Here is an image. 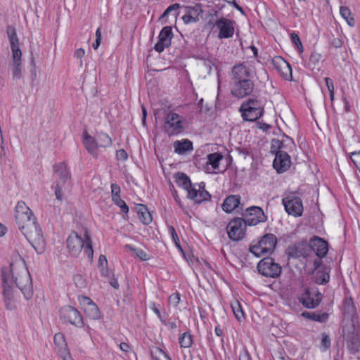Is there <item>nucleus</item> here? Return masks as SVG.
I'll list each match as a JSON object with an SVG mask.
<instances>
[{
  "instance_id": "obj_1",
  "label": "nucleus",
  "mask_w": 360,
  "mask_h": 360,
  "mask_svg": "<svg viewBox=\"0 0 360 360\" xmlns=\"http://www.w3.org/2000/svg\"><path fill=\"white\" fill-rule=\"evenodd\" d=\"M1 286L6 307L12 310L15 308V298L13 283L20 289L26 299L32 296V282L27 269L21 258L12 261L8 266L1 269Z\"/></svg>"
},
{
  "instance_id": "obj_2",
  "label": "nucleus",
  "mask_w": 360,
  "mask_h": 360,
  "mask_svg": "<svg viewBox=\"0 0 360 360\" xmlns=\"http://www.w3.org/2000/svg\"><path fill=\"white\" fill-rule=\"evenodd\" d=\"M15 219L19 230L34 250L39 253L43 252L45 238L32 210L23 201H19L16 205Z\"/></svg>"
},
{
  "instance_id": "obj_3",
  "label": "nucleus",
  "mask_w": 360,
  "mask_h": 360,
  "mask_svg": "<svg viewBox=\"0 0 360 360\" xmlns=\"http://www.w3.org/2000/svg\"><path fill=\"white\" fill-rule=\"evenodd\" d=\"M343 310L342 336L349 352L356 354L360 350V324L351 298H345Z\"/></svg>"
},
{
  "instance_id": "obj_4",
  "label": "nucleus",
  "mask_w": 360,
  "mask_h": 360,
  "mask_svg": "<svg viewBox=\"0 0 360 360\" xmlns=\"http://www.w3.org/2000/svg\"><path fill=\"white\" fill-rule=\"evenodd\" d=\"M254 76V70L247 63L236 64L231 72V94L239 98L250 95L255 89Z\"/></svg>"
},
{
  "instance_id": "obj_5",
  "label": "nucleus",
  "mask_w": 360,
  "mask_h": 360,
  "mask_svg": "<svg viewBox=\"0 0 360 360\" xmlns=\"http://www.w3.org/2000/svg\"><path fill=\"white\" fill-rule=\"evenodd\" d=\"M67 247L69 252L74 257H77L84 249V253L89 259H93L92 242L87 230H85L83 237L79 236L76 232L70 233L67 239Z\"/></svg>"
},
{
  "instance_id": "obj_6",
  "label": "nucleus",
  "mask_w": 360,
  "mask_h": 360,
  "mask_svg": "<svg viewBox=\"0 0 360 360\" xmlns=\"http://www.w3.org/2000/svg\"><path fill=\"white\" fill-rule=\"evenodd\" d=\"M240 112L244 120L254 122L262 116L264 104L257 98H250L242 103Z\"/></svg>"
},
{
  "instance_id": "obj_7",
  "label": "nucleus",
  "mask_w": 360,
  "mask_h": 360,
  "mask_svg": "<svg viewBox=\"0 0 360 360\" xmlns=\"http://www.w3.org/2000/svg\"><path fill=\"white\" fill-rule=\"evenodd\" d=\"M276 242L277 240L274 235L266 234L257 244L250 247V251L257 257L270 254L274 251Z\"/></svg>"
},
{
  "instance_id": "obj_8",
  "label": "nucleus",
  "mask_w": 360,
  "mask_h": 360,
  "mask_svg": "<svg viewBox=\"0 0 360 360\" xmlns=\"http://www.w3.org/2000/svg\"><path fill=\"white\" fill-rule=\"evenodd\" d=\"M184 127V118L182 116L174 112L165 115L163 129L169 136L181 133Z\"/></svg>"
},
{
  "instance_id": "obj_9",
  "label": "nucleus",
  "mask_w": 360,
  "mask_h": 360,
  "mask_svg": "<svg viewBox=\"0 0 360 360\" xmlns=\"http://www.w3.org/2000/svg\"><path fill=\"white\" fill-rule=\"evenodd\" d=\"M248 223L242 218H234L231 220L226 226V231L230 240L238 241L245 236Z\"/></svg>"
},
{
  "instance_id": "obj_10",
  "label": "nucleus",
  "mask_w": 360,
  "mask_h": 360,
  "mask_svg": "<svg viewBox=\"0 0 360 360\" xmlns=\"http://www.w3.org/2000/svg\"><path fill=\"white\" fill-rule=\"evenodd\" d=\"M54 172L59 176L60 182H58L55 187V195L58 200H63V195L62 190L65 188V184L70 186L68 180L70 178V173L65 162H60L53 167Z\"/></svg>"
},
{
  "instance_id": "obj_11",
  "label": "nucleus",
  "mask_w": 360,
  "mask_h": 360,
  "mask_svg": "<svg viewBox=\"0 0 360 360\" xmlns=\"http://www.w3.org/2000/svg\"><path fill=\"white\" fill-rule=\"evenodd\" d=\"M257 269L262 275L271 278L279 276L282 271L281 266L271 257L262 259L257 264Z\"/></svg>"
},
{
  "instance_id": "obj_12",
  "label": "nucleus",
  "mask_w": 360,
  "mask_h": 360,
  "mask_svg": "<svg viewBox=\"0 0 360 360\" xmlns=\"http://www.w3.org/2000/svg\"><path fill=\"white\" fill-rule=\"evenodd\" d=\"M60 317L65 322L75 325L77 327H82L84 321L80 312L71 306H65L60 310Z\"/></svg>"
},
{
  "instance_id": "obj_13",
  "label": "nucleus",
  "mask_w": 360,
  "mask_h": 360,
  "mask_svg": "<svg viewBox=\"0 0 360 360\" xmlns=\"http://www.w3.org/2000/svg\"><path fill=\"white\" fill-rule=\"evenodd\" d=\"M322 300V295L316 288H307L300 297V302L307 308L316 307Z\"/></svg>"
},
{
  "instance_id": "obj_14",
  "label": "nucleus",
  "mask_w": 360,
  "mask_h": 360,
  "mask_svg": "<svg viewBox=\"0 0 360 360\" xmlns=\"http://www.w3.org/2000/svg\"><path fill=\"white\" fill-rule=\"evenodd\" d=\"M181 9L184 13L182 20L186 24L197 22L203 13L202 6L200 4H195L193 6L182 5Z\"/></svg>"
},
{
  "instance_id": "obj_15",
  "label": "nucleus",
  "mask_w": 360,
  "mask_h": 360,
  "mask_svg": "<svg viewBox=\"0 0 360 360\" xmlns=\"http://www.w3.org/2000/svg\"><path fill=\"white\" fill-rule=\"evenodd\" d=\"M285 211L294 217H300L303 212L302 202L299 197L289 195L283 199Z\"/></svg>"
},
{
  "instance_id": "obj_16",
  "label": "nucleus",
  "mask_w": 360,
  "mask_h": 360,
  "mask_svg": "<svg viewBox=\"0 0 360 360\" xmlns=\"http://www.w3.org/2000/svg\"><path fill=\"white\" fill-rule=\"evenodd\" d=\"M234 21L226 18L217 19L215 26L219 30V39H228L233 36L234 34Z\"/></svg>"
},
{
  "instance_id": "obj_17",
  "label": "nucleus",
  "mask_w": 360,
  "mask_h": 360,
  "mask_svg": "<svg viewBox=\"0 0 360 360\" xmlns=\"http://www.w3.org/2000/svg\"><path fill=\"white\" fill-rule=\"evenodd\" d=\"M78 301L88 317L94 320L98 319L101 317L98 307L89 297L79 295L78 296Z\"/></svg>"
},
{
  "instance_id": "obj_18",
  "label": "nucleus",
  "mask_w": 360,
  "mask_h": 360,
  "mask_svg": "<svg viewBox=\"0 0 360 360\" xmlns=\"http://www.w3.org/2000/svg\"><path fill=\"white\" fill-rule=\"evenodd\" d=\"M159 40L155 45V50L158 52H162L165 48L171 45V41L173 37L172 27H164L159 34Z\"/></svg>"
},
{
  "instance_id": "obj_19",
  "label": "nucleus",
  "mask_w": 360,
  "mask_h": 360,
  "mask_svg": "<svg viewBox=\"0 0 360 360\" xmlns=\"http://www.w3.org/2000/svg\"><path fill=\"white\" fill-rule=\"evenodd\" d=\"M291 165L290 155L283 151L278 150L273 162L274 168L279 173L287 171Z\"/></svg>"
},
{
  "instance_id": "obj_20",
  "label": "nucleus",
  "mask_w": 360,
  "mask_h": 360,
  "mask_svg": "<svg viewBox=\"0 0 360 360\" xmlns=\"http://www.w3.org/2000/svg\"><path fill=\"white\" fill-rule=\"evenodd\" d=\"M54 344L58 354L63 360H73L65 342V336L61 333H58L54 336Z\"/></svg>"
},
{
  "instance_id": "obj_21",
  "label": "nucleus",
  "mask_w": 360,
  "mask_h": 360,
  "mask_svg": "<svg viewBox=\"0 0 360 360\" xmlns=\"http://www.w3.org/2000/svg\"><path fill=\"white\" fill-rule=\"evenodd\" d=\"M309 247L320 258L324 257L328 251L327 242L318 236L310 239Z\"/></svg>"
},
{
  "instance_id": "obj_22",
  "label": "nucleus",
  "mask_w": 360,
  "mask_h": 360,
  "mask_svg": "<svg viewBox=\"0 0 360 360\" xmlns=\"http://www.w3.org/2000/svg\"><path fill=\"white\" fill-rule=\"evenodd\" d=\"M272 64L274 68L285 79L292 77V69L287 61L280 56L275 57L272 60Z\"/></svg>"
},
{
  "instance_id": "obj_23",
  "label": "nucleus",
  "mask_w": 360,
  "mask_h": 360,
  "mask_svg": "<svg viewBox=\"0 0 360 360\" xmlns=\"http://www.w3.org/2000/svg\"><path fill=\"white\" fill-rule=\"evenodd\" d=\"M249 212V216L246 217L245 221L249 226H255L260 222H264L266 220V217L262 208L259 207H252L247 210Z\"/></svg>"
},
{
  "instance_id": "obj_24",
  "label": "nucleus",
  "mask_w": 360,
  "mask_h": 360,
  "mask_svg": "<svg viewBox=\"0 0 360 360\" xmlns=\"http://www.w3.org/2000/svg\"><path fill=\"white\" fill-rule=\"evenodd\" d=\"M82 143L89 154L94 158H98V148L100 147L96 138L89 135L86 131H84L83 133Z\"/></svg>"
},
{
  "instance_id": "obj_25",
  "label": "nucleus",
  "mask_w": 360,
  "mask_h": 360,
  "mask_svg": "<svg viewBox=\"0 0 360 360\" xmlns=\"http://www.w3.org/2000/svg\"><path fill=\"white\" fill-rule=\"evenodd\" d=\"M6 33L9 39L12 55L22 53L19 47V39L15 29L13 26L8 25L6 28Z\"/></svg>"
},
{
  "instance_id": "obj_26",
  "label": "nucleus",
  "mask_w": 360,
  "mask_h": 360,
  "mask_svg": "<svg viewBox=\"0 0 360 360\" xmlns=\"http://www.w3.org/2000/svg\"><path fill=\"white\" fill-rule=\"evenodd\" d=\"M13 79H20L22 72V53L12 55V61L10 64Z\"/></svg>"
},
{
  "instance_id": "obj_27",
  "label": "nucleus",
  "mask_w": 360,
  "mask_h": 360,
  "mask_svg": "<svg viewBox=\"0 0 360 360\" xmlns=\"http://www.w3.org/2000/svg\"><path fill=\"white\" fill-rule=\"evenodd\" d=\"M240 197L238 195L228 196L222 204V209L226 212L234 210L240 204Z\"/></svg>"
},
{
  "instance_id": "obj_28",
  "label": "nucleus",
  "mask_w": 360,
  "mask_h": 360,
  "mask_svg": "<svg viewBox=\"0 0 360 360\" xmlns=\"http://www.w3.org/2000/svg\"><path fill=\"white\" fill-rule=\"evenodd\" d=\"M174 151L178 154H183L187 151L193 150L192 142L188 140L183 141H176L174 143Z\"/></svg>"
},
{
  "instance_id": "obj_29",
  "label": "nucleus",
  "mask_w": 360,
  "mask_h": 360,
  "mask_svg": "<svg viewBox=\"0 0 360 360\" xmlns=\"http://www.w3.org/2000/svg\"><path fill=\"white\" fill-rule=\"evenodd\" d=\"M138 216L139 219L144 224H149L153 220L150 213L148 210L147 207L143 205H139L138 209Z\"/></svg>"
},
{
  "instance_id": "obj_30",
  "label": "nucleus",
  "mask_w": 360,
  "mask_h": 360,
  "mask_svg": "<svg viewBox=\"0 0 360 360\" xmlns=\"http://www.w3.org/2000/svg\"><path fill=\"white\" fill-rule=\"evenodd\" d=\"M223 156L219 153H214L207 155V165H211L212 168L217 169L219 167V162L222 160Z\"/></svg>"
},
{
  "instance_id": "obj_31",
  "label": "nucleus",
  "mask_w": 360,
  "mask_h": 360,
  "mask_svg": "<svg viewBox=\"0 0 360 360\" xmlns=\"http://www.w3.org/2000/svg\"><path fill=\"white\" fill-rule=\"evenodd\" d=\"M176 184L185 190L187 191L190 187H191V182L188 176L185 174L178 173L176 175Z\"/></svg>"
},
{
  "instance_id": "obj_32",
  "label": "nucleus",
  "mask_w": 360,
  "mask_h": 360,
  "mask_svg": "<svg viewBox=\"0 0 360 360\" xmlns=\"http://www.w3.org/2000/svg\"><path fill=\"white\" fill-rule=\"evenodd\" d=\"M231 307L237 320L241 321L244 319V313L239 302L236 300H233Z\"/></svg>"
},
{
  "instance_id": "obj_33",
  "label": "nucleus",
  "mask_w": 360,
  "mask_h": 360,
  "mask_svg": "<svg viewBox=\"0 0 360 360\" xmlns=\"http://www.w3.org/2000/svg\"><path fill=\"white\" fill-rule=\"evenodd\" d=\"M340 13L350 27H353L354 25V19L352 16L351 11L348 7L341 6L340 8Z\"/></svg>"
},
{
  "instance_id": "obj_34",
  "label": "nucleus",
  "mask_w": 360,
  "mask_h": 360,
  "mask_svg": "<svg viewBox=\"0 0 360 360\" xmlns=\"http://www.w3.org/2000/svg\"><path fill=\"white\" fill-rule=\"evenodd\" d=\"M97 141L100 148H106L112 145L111 138L105 133L97 134Z\"/></svg>"
},
{
  "instance_id": "obj_35",
  "label": "nucleus",
  "mask_w": 360,
  "mask_h": 360,
  "mask_svg": "<svg viewBox=\"0 0 360 360\" xmlns=\"http://www.w3.org/2000/svg\"><path fill=\"white\" fill-rule=\"evenodd\" d=\"M153 360H171L167 354L159 347H154L150 351Z\"/></svg>"
},
{
  "instance_id": "obj_36",
  "label": "nucleus",
  "mask_w": 360,
  "mask_h": 360,
  "mask_svg": "<svg viewBox=\"0 0 360 360\" xmlns=\"http://www.w3.org/2000/svg\"><path fill=\"white\" fill-rule=\"evenodd\" d=\"M125 248L130 251L133 252L137 257H139L142 261H146L149 259L148 255L142 249L140 248H134L131 245H126Z\"/></svg>"
},
{
  "instance_id": "obj_37",
  "label": "nucleus",
  "mask_w": 360,
  "mask_h": 360,
  "mask_svg": "<svg viewBox=\"0 0 360 360\" xmlns=\"http://www.w3.org/2000/svg\"><path fill=\"white\" fill-rule=\"evenodd\" d=\"M198 194L195 200V202L197 203H200L203 201L208 200L210 198V193L205 190L204 186H202L200 184L198 186Z\"/></svg>"
},
{
  "instance_id": "obj_38",
  "label": "nucleus",
  "mask_w": 360,
  "mask_h": 360,
  "mask_svg": "<svg viewBox=\"0 0 360 360\" xmlns=\"http://www.w3.org/2000/svg\"><path fill=\"white\" fill-rule=\"evenodd\" d=\"M179 344L181 347L189 348L193 344V338L189 333H184L179 338Z\"/></svg>"
},
{
  "instance_id": "obj_39",
  "label": "nucleus",
  "mask_w": 360,
  "mask_h": 360,
  "mask_svg": "<svg viewBox=\"0 0 360 360\" xmlns=\"http://www.w3.org/2000/svg\"><path fill=\"white\" fill-rule=\"evenodd\" d=\"M304 317L309 318L311 320L319 321V322H323L326 321L328 319V314H317L314 312L309 313V312H303L302 314Z\"/></svg>"
},
{
  "instance_id": "obj_40",
  "label": "nucleus",
  "mask_w": 360,
  "mask_h": 360,
  "mask_svg": "<svg viewBox=\"0 0 360 360\" xmlns=\"http://www.w3.org/2000/svg\"><path fill=\"white\" fill-rule=\"evenodd\" d=\"M112 200L115 202V204L117 205L120 208L122 212L126 214L128 213L129 207L125 203V202L121 199L120 195L117 196H112Z\"/></svg>"
},
{
  "instance_id": "obj_41",
  "label": "nucleus",
  "mask_w": 360,
  "mask_h": 360,
  "mask_svg": "<svg viewBox=\"0 0 360 360\" xmlns=\"http://www.w3.org/2000/svg\"><path fill=\"white\" fill-rule=\"evenodd\" d=\"M180 299H181V296L179 292H175V293L171 295L169 297V304L172 305L174 307H176L178 306V304H179Z\"/></svg>"
},
{
  "instance_id": "obj_42",
  "label": "nucleus",
  "mask_w": 360,
  "mask_h": 360,
  "mask_svg": "<svg viewBox=\"0 0 360 360\" xmlns=\"http://www.w3.org/2000/svg\"><path fill=\"white\" fill-rule=\"evenodd\" d=\"M290 37H291L292 42L296 45V46L298 48L300 52H302L303 46H302V42L300 41L299 36L296 33L293 32L291 34Z\"/></svg>"
},
{
  "instance_id": "obj_43",
  "label": "nucleus",
  "mask_w": 360,
  "mask_h": 360,
  "mask_svg": "<svg viewBox=\"0 0 360 360\" xmlns=\"http://www.w3.org/2000/svg\"><path fill=\"white\" fill-rule=\"evenodd\" d=\"M198 185L199 184H195V185L191 184V187H190V188H188L187 190L188 197L191 199H193L194 200H195V198L198 194Z\"/></svg>"
},
{
  "instance_id": "obj_44",
  "label": "nucleus",
  "mask_w": 360,
  "mask_h": 360,
  "mask_svg": "<svg viewBox=\"0 0 360 360\" xmlns=\"http://www.w3.org/2000/svg\"><path fill=\"white\" fill-rule=\"evenodd\" d=\"M350 158L355 167L360 170V150L352 153Z\"/></svg>"
},
{
  "instance_id": "obj_45",
  "label": "nucleus",
  "mask_w": 360,
  "mask_h": 360,
  "mask_svg": "<svg viewBox=\"0 0 360 360\" xmlns=\"http://www.w3.org/2000/svg\"><path fill=\"white\" fill-rule=\"evenodd\" d=\"M321 60V55L318 53H313L309 58V65H313L314 66L316 65Z\"/></svg>"
},
{
  "instance_id": "obj_46",
  "label": "nucleus",
  "mask_w": 360,
  "mask_h": 360,
  "mask_svg": "<svg viewBox=\"0 0 360 360\" xmlns=\"http://www.w3.org/2000/svg\"><path fill=\"white\" fill-rule=\"evenodd\" d=\"M178 8H181V6L179 4H174L169 6L162 15V18L167 16L170 12L176 11Z\"/></svg>"
},
{
  "instance_id": "obj_47",
  "label": "nucleus",
  "mask_w": 360,
  "mask_h": 360,
  "mask_svg": "<svg viewBox=\"0 0 360 360\" xmlns=\"http://www.w3.org/2000/svg\"><path fill=\"white\" fill-rule=\"evenodd\" d=\"M116 158L118 160L125 161L127 160L128 155L124 149H120L116 152Z\"/></svg>"
},
{
  "instance_id": "obj_48",
  "label": "nucleus",
  "mask_w": 360,
  "mask_h": 360,
  "mask_svg": "<svg viewBox=\"0 0 360 360\" xmlns=\"http://www.w3.org/2000/svg\"><path fill=\"white\" fill-rule=\"evenodd\" d=\"M321 346L323 347L326 349H328L330 345V340L326 334L323 333L322 335V339H321Z\"/></svg>"
},
{
  "instance_id": "obj_49",
  "label": "nucleus",
  "mask_w": 360,
  "mask_h": 360,
  "mask_svg": "<svg viewBox=\"0 0 360 360\" xmlns=\"http://www.w3.org/2000/svg\"><path fill=\"white\" fill-rule=\"evenodd\" d=\"M329 280V275L328 274L321 273L320 277L317 276L316 282L320 284L327 283Z\"/></svg>"
},
{
  "instance_id": "obj_50",
  "label": "nucleus",
  "mask_w": 360,
  "mask_h": 360,
  "mask_svg": "<svg viewBox=\"0 0 360 360\" xmlns=\"http://www.w3.org/2000/svg\"><path fill=\"white\" fill-rule=\"evenodd\" d=\"M121 189L117 184H111V193L112 196H117L120 195Z\"/></svg>"
},
{
  "instance_id": "obj_51",
  "label": "nucleus",
  "mask_w": 360,
  "mask_h": 360,
  "mask_svg": "<svg viewBox=\"0 0 360 360\" xmlns=\"http://www.w3.org/2000/svg\"><path fill=\"white\" fill-rule=\"evenodd\" d=\"M74 281L75 284L79 287H83L84 285V280L80 275L75 276Z\"/></svg>"
},
{
  "instance_id": "obj_52",
  "label": "nucleus",
  "mask_w": 360,
  "mask_h": 360,
  "mask_svg": "<svg viewBox=\"0 0 360 360\" xmlns=\"http://www.w3.org/2000/svg\"><path fill=\"white\" fill-rule=\"evenodd\" d=\"M324 80L326 82V86H327V89H328L329 93L333 92L334 91V84H333V82L331 80V79L329 77H325Z\"/></svg>"
},
{
  "instance_id": "obj_53",
  "label": "nucleus",
  "mask_w": 360,
  "mask_h": 360,
  "mask_svg": "<svg viewBox=\"0 0 360 360\" xmlns=\"http://www.w3.org/2000/svg\"><path fill=\"white\" fill-rule=\"evenodd\" d=\"M330 44L335 48H340L342 45V41L340 38L336 37L331 39Z\"/></svg>"
},
{
  "instance_id": "obj_54",
  "label": "nucleus",
  "mask_w": 360,
  "mask_h": 360,
  "mask_svg": "<svg viewBox=\"0 0 360 360\" xmlns=\"http://www.w3.org/2000/svg\"><path fill=\"white\" fill-rule=\"evenodd\" d=\"M169 230L171 233L173 241L177 243L179 240V239L174 228L173 226H169Z\"/></svg>"
},
{
  "instance_id": "obj_55",
  "label": "nucleus",
  "mask_w": 360,
  "mask_h": 360,
  "mask_svg": "<svg viewBox=\"0 0 360 360\" xmlns=\"http://www.w3.org/2000/svg\"><path fill=\"white\" fill-rule=\"evenodd\" d=\"M239 360H252L250 355L246 349H243V352L240 354Z\"/></svg>"
},
{
  "instance_id": "obj_56",
  "label": "nucleus",
  "mask_w": 360,
  "mask_h": 360,
  "mask_svg": "<svg viewBox=\"0 0 360 360\" xmlns=\"http://www.w3.org/2000/svg\"><path fill=\"white\" fill-rule=\"evenodd\" d=\"M85 55V51L83 49H77L75 53H74V56L76 57L77 58H79V59H82Z\"/></svg>"
},
{
  "instance_id": "obj_57",
  "label": "nucleus",
  "mask_w": 360,
  "mask_h": 360,
  "mask_svg": "<svg viewBox=\"0 0 360 360\" xmlns=\"http://www.w3.org/2000/svg\"><path fill=\"white\" fill-rule=\"evenodd\" d=\"M107 264H108V261H107L106 257L103 255H100L99 259H98L99 268L102 267V266H107Z\"/></svg>"
},
{
  "instance_id": "obj_58",
  "label": "nucleus",
  "mask_w": 360,
  "mask_h": 360,
  "mask_svg": "<svg viewBox=\"0 0 360 360\" xmlns=\"http://www.w3.org/2000/svg\"><path fill=\"white\" fill-rule=\"evenodd\" d=\"M151 309L154 311V313L158 316V317L160 319V320L162 321V322H164V321L162 320V315H161V313L160 311V310L158 309V307H156L155 304V303H153L151 304Z\"/></svg>"
},
{
  "instance_id": "obj_59",
  "label": "nucleus",
  "mask_w": 360,
  "mask_h": 360,
  "mask_svg": "<svg viewBox=\"0 0 360 360\" xmlns=\"http://www.w3.org/2000/svg\"><path fill=\"white\" fill-rule=\"evenodd\" d=\"M120 349L124 352H128L129 351L130 347L127 343L122 342L120 345Z\"/></svg>"
},
{
  "instance_id": "obj_60",
  "label": "nucleus",
  "mask_w": 360,
  "mask_h": 360,
  "mask_svg": "<svg viewBox=\"0 0 360 360\" xmlns=\"http://www.w3.org/2000/svg\"><path fill=\"white\" fill-rule=\"evenodd\" d=\"M100 271H101L102 276H105V277L110 276V272H109V270H108L107 266L100 267Z\"/></svg>"
},
{
  "instance_id": "obj_61",
  "label": "nucleus",
  "mask_w": 360,
  "mask_h": 360,
  "mask_svg": "<svg viewBox=\"0 0 360 360\" xmlns=\"http://www.w3.org/2000/svg\"><path fill=\"white\" fill-rule=\"evenodd\" d=\"M229 4H232L233 6L238 10L239 11L240 13H243V10L242 8V7H240L236 2L235 0H232V1L231 2L230 1H227Z\"/></svg>"
},
{
  "instance_id": "obj_62",
  "label": "nucleus",
  "mask_w": 360,
  "mask_h": 360,
  "mask_svg": "<svg viewBox=\"0 0 360 360\" xmlns=\"http://www.w3.org/2000/svg\"><path fill=\"white\" fill-rule=\"evenodd\" d=\"M110 284L111 286H112L115 289L119 288V283L117 279L113 278L110 281Z\"/></svg>"
},
{
  "instance_id": "obj_63",
  "label": "nucleus",
  "mask_w": 360,
  "mask_h": 360,
  "mask_svg": "<svg viewBox=\"0 0 360 360\" xmlns=\"http://www.w3.org/2000/svg\"><path fill=\"white\" fill-rule=\"evenodd\" d=\"M214 332L215 334L219 337H221L223 335V331L219 327V326L215 327Z\"/></svg>"
},
{
  "instance_id": "obj_64",
  "label": "nucleus",
  "mask_w": 360,
  "mask_h": 360,
  "mask_svg": "<svg viewBox=\"0 0 360 360\" xmlns=\"http://www.w3.org/2000/svg\"><path fill=\"white\" fill-rule=\"evenodd\" d=\"M101 39H96L95 43H94L93 44V47L94 49H97L98 48V46L101 44Z\"/></svg>"
}]
</instances>
